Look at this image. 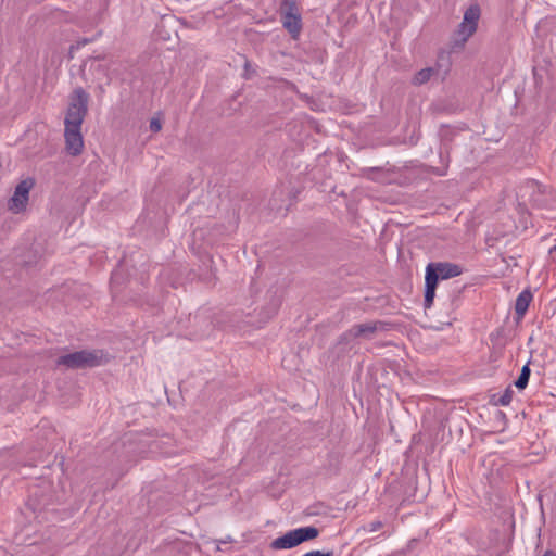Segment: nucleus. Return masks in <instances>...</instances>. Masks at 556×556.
Returning <instances> with one entry per match:
<instances>
[{"label":"nucleus","instance_id":"1","mask_svg":"<svg viewBox=\"0 0 556 556\" xmlns=\"http://www.w3.org/2000/svg\"><path fill=\"white\" fill-rule=\"evenodd\" d=\"M109 355L103 350H81L61 355L55 361L56 366L66 369H86L105 365Z\"/></svg>","mask_w":556,"mask_h":556},{"label":"nucleus","instance_id":"2","mask_svg":"<svg viewBox=\"0 0 556 556\" xmlns=\"http://www.w3.org/2000/svg\"><path fill=\"white\" fill-rule=\"evenodd\" d=\"M89 94L83 87L74 89L70 97V103L65 115V128H81L85 116L88 113Z\"/></svg>","mask_w":556,"mask_h":556},{"label":"nucleus","instance_id":"3","mask_svg":"<svg viewBox=\"0 0 556 556\" xmlns=\"http://www.w3.org/2000/svg\"><path fill=\"white\" fill-rule=\"evenodd\" d=\"M319 530L316 527L308 526L298 529H293L285 533L283 535L275 539L270 543V548L278 549H290L300 544L314 540L318 536Z\"/></svg>","mask_w":556,"mask_h":556},{"label":"nucleus","instance_id":"4","mask_svg":"<svg viewBox=\"0 0 556 556\" xmlns=\"http://www.w3.org/2000/svg\"><path fill=\"white\" fill-rule=\"evenodd\" d=\"M384 329L386 324L379 320L365 324H357L352 326L349 330L341 334L340 342L349 343L350 341L357 338L371 339L377 331Z\"/></svg>","mask_w":556,"mask_h":556},{"label":"nucleus","instance_id":"5","mask_svg":"<svg viewBox=\"0 0 556 556\" xmlns=\"http://www.w3.org/2000/svg\"><path fill=\"white\" fill-rule=\"evenodd\" d=\"M35 186L33 178H27L17 184L14 194L9 200V210L20 213L26 208L29 199V191Z\"/></svg>","mask_w":556,"mask_h":556},{"label":"nucleus","instance_id":"6","mask_svg":"<svg viewBox=\"0 0 556 556\" xmlns=\"http://www.w3.org/2000/svg\"><path fill=\"white\" fill-rule=\"evenodd\" d=\"M429 273L434 276L435 281L446 280L459 276L463 273V268L454 263L448 262H433L429 263L426 267V275Z\"/></svg>","mask_w":556,"mask_h":556},{"label":"nucleus","instance_id":"7","mask_svg":"<svg viewBox=\"0 0 556 556\" xmlns=\"http://www.w3.org/2000/svg\"><path fill=\"white\" fill-rule=\"evenodd\" d=\"M64 137L67 152L73 155H79L84 148L81 128H65Z\"/></svg>","mask_w":556,"mask_h":556},{"label":"nucleus","instance_id":"8","mask_svg":"<svg viewBox=\"0 0 556 556\" xmlns=\"http://www.w3.org/2000/svg\"><path fill=\"white\" fill-rule=\"evenodd\" d=\"M434 276L429 273V276L425 275V295H424V307L430 308L435 298V290L438 287Z\"/></svg>","mask_w":556,"mask_h":556},{"label":"nucleus","instance_id":"9","mask_svg":"<svg viewBox=\"0 0 556 556\" xmlns=\"http://www.w3.org/2000/svg\"><path fill=\"white\" fill-rule=\"evenodd\" d=\"M283 27L292 38H296L302 29L301 14L281 15Z\"/></svg>","mask_w":556,"mask_h":556},{"label":"nucleus","instance_id":"10","mask_svg":"<svg viewBox=\"0 0 556 556\" xmlns=\"http://www.w3.org/2000/svg\"><path fill=\"white\" fill-rule=\"evenodd\" d=\"M477 28L471 25H465L464 22H462L458 26V29L456 31L454 41H453V48H462L467 42V40L476 33Z\"/></svg>","mask_w":556,"mask_h":556},{"label":"nucleus","instance_id":"11","mask_svg":"<svg viewBox=\"0 0 556 556\" xmlns=\"http://www.w3.org/2000/svg\"><path fill=\"white\" fill-rule=\"evenodd\" d=\"M533 299V295L530 290L526 289L522 292L519 293V295L516 299L515 303V313L519 317H523L526 312L528 311V307Z\"/></svg>","mask_w":556,"mask_h":556},{"label":"nucleus","instance_id":"12","mask_svg":"<svg viewBox=\"0 0 556 556\" xmlns=\"http://www.w3.org/2000/svg\"><path fill=\"white\" fill-rule=\"evenodd\" d=\"M480 14L481 11L479 5L472 4L465 11L463 22L465 23V25H471L477 28Z\"/></svg>","mask_w":556,"mask_h":556},{"label":"nucleus","instance_id":"13","mask_svg":"<svg viewBox=\"0 0 556 556\" xmlns=\"http://www.w3.org/2000/svg\"><path fill=\"white\" fill-rule=\"evenodd\" d=\"M300 14L298 0H282L280 4V15Z\"/></svg>","mask_w":556,"mask_h":556},{"label":"nucleus","instance_id":"14","mask_svg":"<svg viewBox=\"0 0 556 556\" xmlns=\"http://www.w3.org/2000/svg\"><path fill=\"white\" fill-rule=\"evenodd\" d=\"M433 73L434 70L432 67H426L418 71L413 78V84L417 86L426 84L431 78Z\"/></svg>","mask_w":556,"mask_h":556},{"label":"nucleus","instance_id":"15","mask_svg":"<svg viewBox=\"0 0 556 556\" xmlns=\"http://www.w3.org/2000/svg\"><path fill=\"white\" fill-rule=\"evenodd\" d=\"M530 374H531V370H530L529 364H526L521 368V372H520L518 379L514 382L516 388H518L519 390H523L528 386Z\"/></svg>","mask_w":556,"mask_h":556},{"label":"nucleus","instance_id":"16","mask_svg":"<svg viewBox=\"0 0 556 556\" xmlns=\"http://www.w3.org/2000/svg\"><path fill=\"white\" fill-rule=\"evenodd\" d=\"M514 391L510 386L506 388L504 393L496 399V395H493L492 400L495 405L498 406H507L510 404L513 400Z\"/></svg>","mask_w":556,"mask_h":556},{"label":"nucleus","instance_id":"17","mask_svg":"<svg viewBox=\"0 0 556 556\" xmlns=\"http://www.w3.org/2000/svg\"><path fill=\"white\" fill-rule=\"evenodd\" d=\"M381 528H382V522L379 520H376V521L369 522L366 527H364V530L368 531V532H376Z\"/></svg>","mask_w":556,"mask_h":556},{"label":"nucleus","instance_id":"18","mask_svg":"<svg viewBox=\"0 0 556 556\" xmlns=\"http://www.w3.org/2000/svg\"><path fill=\"white\" fill-rule=\"evenodd\" d=\"M161 129H162V124H161L160 119L152 118L150 121V130L152 132H159Z\"/></svg>","mask_w":556,"mask_h":556},{"label":"nucleus","instance_id":"19","mask_svg":"<svg viewBox=\"0 0 556 556\" xmlns=\"http://www.w3.org/2000/svg\"><path fill=\"white\" fill-rule=\"evenodd\" d=\"M303 556H333V553L332 552L324 553L320 551H311V552L304 554Z\"/></svg>","mask_w":556,"mask_h":556},{"label":"nucleus","instance_id":"20","mask_svg":"<svg viewBox=\"0 0 556 556\" xmlns=\"http://www.w3.org/2000/svg\"><path fill=\"white\" fill-rule=\"evenodd\" d=\"M526 187L530 188V189H534L535 187H538V185L534 181H528Z\"/></svg>","mask_w":556,"mask_h":556},{"label":"nucleus","instance_id":"21","mask_svg":"<svg viewBox=\"0 0 556 556\" xmlns=\"http://www.w3.org/2000/svg\"><path fill=\"white\" fill-rule=\"evenodd\" d=\"M278 306H279V303L278 301H276L274 304H273V307H271V313L275 314L278 309Z\"/></svg>","mask_w":556,"mask_h":556},{"label":"nucleus","instance_id":"22","mask_svg":"<svg viewBox=\"0 0 556 556\" xmlns=\"http://www.w3.org/2000/svg\"><path fill=\"white\" fill-rule=\"evenodd\" d=\"M90 41H91L90 39L85 38V39L78 41V45L85 46V45L89 43Z\"/></svg>","mask_w":556,"mask_h":556},{"label":"nucleus","instance_id":"23","mask_svg":"<svg viewBox=\"0 0 556 556\" xmlns=\"http://www.w3.org/2000/svg\"><path fill=\"white\" fill-rule=\"evenodd\" d=\"M543 556H556V553L553 551H546Z\"/></svg>","mask_w":556,"mask_h":556}]
</instances>
